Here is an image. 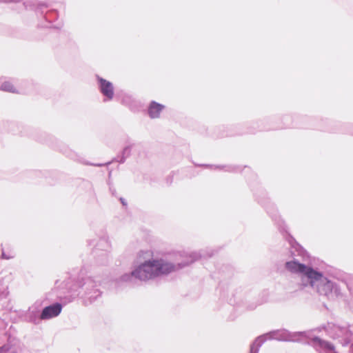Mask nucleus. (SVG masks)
Wrapping results in <instances>:
<instances>
[{"label": "nucleus", "instance_id": "obj_1", "mask_svg": "<svg viewBox=\"0 0 353 353\" xmlns=\"http://www.w3.org/2000/svg\"><path fill=\"white\" fill-rule=\"evenodd\" d=\"M181 268L163 259L146 261L139 265L131 275L135 278L145 281L163 274H168Z\"/></svg>", "mask_w": 353, "mask_h": 353}, {"label": "nucleus", "instance_id": "obj_2", "mask_svg": "<svg viewBox=\"0 0 353 353\" xmlns=\"http://www.w3.org/2000/svg\"><path fill=\"white\" fill-rule=\"evenodd\" d=\"M286 268L293 273H302L305 274L310 280V283L314 286L316 282L319 281L320 285L317 286L319 293L327 295L332 290V283L326 278H324L321 273L315 271L312 268L299 263L295 261L287 262Z\"/></svg>", "mask_w": 353, "mask_h": 353}, {"label": "nucleus", "instance_id": "obj_3", "mask_svg": "<svg viewBox=\"0 0 353 353\" xmlns=\"http://www.w3.org/2000/svg\"><path fill=\"white\" fill-rule=\"evenodd\" d=\"M62 305L60 303L46 307L41 314V319H49L57 316L61 312Z\"/></svg>", "mask_w": 353, "mask_h": 353}, {"label": "nucleus", "instance_id": "obj_4", "mask_svg": "<svg viewBox=\"0 0 353 353\" xmlns=\"http://www.w3.org/2000/svg\"><path fill=\"white\" fill-rule=\"evenodd\" d=\"M99 81L100 83L101 92L103 94L107 97L109 99H112L114 95L112 84L102 78H99Z\"/></svg>", "mask_w": 353, "mask_h": 353}, {"label": "nucleus", "instance_id": "obj_5", "mask_svg": "<svg viewBox=\"0 0 353 353\" xmlns=\"http://www.w3.org/2000/svg\"><path fill=\"white\" fill-rule=\"evenodd\" d=\"M163 108V106L162 105L156 102H152L148 110L150 117L153 119L159 117Z\"/></svg>", "mask_w": 353, "mask_h": 353}, {"label": "nucleus", "instance_id": "obj_6", "mask_svg": "<svg viewBox=\"0 0 353 353\" xmlns=\"http://www.w3.org/2000/svg\"><path fill=\"white\" fill-rule=\"evenodd\" d=\"M314 341L317 342L319 344V345L323 348H326V349H329V350L333 349V346L328 342L322 341L321 339H320L319 338L314 339Z\"/></svg>", "mask_w": 353, "mask_h": 353}, {"label": "nucleus", "instance_id": "obj_7", "mask_svg": "<svg viewBox=\"0 0 353 353\" xmlns=\"http://www.w3.org/2000/svg\"><path fill=\"white\" fill-rule=\"evenodd\" d=\"M1 90L12 92H15L14 86L9 82H5L1 85Z\"/></svg>", "mask_w": 353, "mask_h": 353}, {"label": "nucleus", "instance_id": "obj_8", "mask_svg": "<svg viewBox=\"0 0 353 353\" xmlns=\"http://www.w3.org/2000/svg\"><path fill=\"white\" fill-rule=\"evenodd\" d=\"M127 277H128V276H127V275H125V276H122V280H123V281H127V280H128V278H127Z\"/></svg>", "mask_w": 353, "mask_h": 353}]
</instances>
